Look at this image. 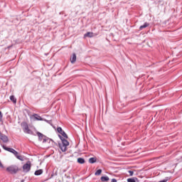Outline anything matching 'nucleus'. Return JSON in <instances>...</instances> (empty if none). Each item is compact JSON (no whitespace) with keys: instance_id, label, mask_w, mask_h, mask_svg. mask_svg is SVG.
Instances as JSON below:
<instances>
[{"instance_id":"1","label":"nucleus","mask_w":182,"mask_h":182,"mask_svg":"<svg viewBox=\"0 0 182 182\" xmlns=\"http://www.w3.org/2000/svg\"><path fill=\"white\" fill-rule=\"evenodd\" d=\"M6 171L11 174H16L19 171V168L16 165H12L6 168Z\"/></svg>"},{"instance_id":"2","label":"nucleus","mask_w":182,"mask_h":182,"mask_svg":"<svg viewBox=\"0 0 182 182\" xmlns=\"http://www.w3.org/2000/svg\"><path fill=\"white\" fill-rule=\"evenodd\" d=\"M31 161H27L26 164H25L23 166V171H24V173H28L31 171Z\"/></svg>"},{"instance_id":"3","label":"nucleus","mask_w":182,"mask_h":182,"mask_svg":"<svg viewBox=\"0 0 182 182\" xmlns=\"http://www.w3.org/2000/svg\"><path fill=\"white\" fill-rule=\"evenodd\" d=\"M21 127L25 133H31V129H29V127L28 126V123L22 122Z\"/></svg>"},{"instance_id":"4","label":"nucleus","mask_w":182,"mask_h":182,"mask_svg":"<svg viewBox=\"0 0 182 182\" xmlns=\"http://www.w3.org/2000/svg\"><path fill=\"white\" fill-rule=\"evenodd\" d=\"M13 154L18 159V160H21V161H23V157L18 154V151H14Z\"/></svg>"},{"instance_id":"5","label":"nucleus","mask_w":182,"mask_h":182,"mask_svg":"<svg viewBox=\"0 0 182 182\" xmlns=\"http://www.w3.org/2000/svg\"><path fill=\"white\" fill-rule=\"evenodd\" d=\"M60 139L62 141V144L63 146H69V141L68 140L65 139V138H63L61 136H60Z\"/></svg>"},{"instance_id":"6","label":"nucleus","mask_w":182,"mask_h":182,"mask_svg":"<svg viewBox=\"0 0 182 182\" xmlns=\"http://www.w3.org/2000/svg\"><path fill=\"white\" fill-rule=\"evenodd\" d=\"M0 139L1 140H2V141H4V143H7L8 141V136L2 134L1 133H0Z\"/></svg>"},{"instance_id":"7","label":"nucleus","mask_w":182,"mask_h":182,"mask_svg":"<svg viewBox=\"0 0 182 182\" xmlns=\"http://www.w3.org/2000/svg\"><path fill=\"white\" fill-rule=\"evenodd\" d=\"M94 36L93 32H87L84 35V38H93Z\"/></svg>"},{"instance_id":"8","label":"nucleus","mask_w":182,"mask_h":182,"mask_svg":"<svg viewBox=\"0 0 182 182\" xmlns=\"http://www.w3.org/2000/svg\"><path fill=\"white\" fill-rule=\"evenodd\" d=\"M59 147H60L61 151L65 152V151H66V150H68V146H66L65 145H63L62 144H59Z\"/></svg>"},{"instance_id":"9","label":"nucleus","mask_w":182,"mask_h":182,"mask_svg":"<svg viewBox=\"0 0 182 182\" xmlns=\"http://www.w3.org/2000/svg\"><path fill=\"white\" fill-rule=\"evenodd\" d=\"M33 117H34V119H35L36 120H38V121H42V120H43V118L42 117L38 115L37 114H34L33 115Z\"/></svg>"},{"instance_id":"10","label":"nucleus","mask_w":182,"mask_h":182,"mask_svg":"<svg viewBox=\"0 0 182 182\" xmlns=\"http://www.w3.org/2000/svg\"><path fill=\"white\" fill-rule=\"evenodd\" d=\"M97 161V159L96 157H92L89 159V163H90V164H93Z\"/></svg>"},{"instance_id":"11","label":"nucleus","mask_w":182,"mask_h":182,"mask_svg":"<svg viewBox=\"0 0 182 182\" xmlns=\"http://www.w3.org/2000/svg\"><path fill=\"white\" fill-rule=\"evenodd\" d=\"M3 149L4 150H6V151H9L10 153H12V154L14 153V151H15V149H14L12 148H8V147H6L5 146H3Z\"/></svg>"},{"instance_id":"12","label":"nucleus","mask_w":182,"mask_h":182,"mask_svg":"<svg viewBox=\"0 0 182 182\" xmlns=\"http://www.w3.org/2000/svg\"><path fill=\"white\" fill-rule=\"evenodd\" d=\"M71 63H75L76 62V54L73 53L72 58H70Z\"/></svg>"},{"instance_id":"13","label":"nucleus","mask_w":182,"mask_h":182,"mask_svg":"<svg viewBox=\"0 0 182 182\" xmlns=\"http://www.w3.org/2000/svg\"><path fill=\"white\" fill-rule=\"evenodd\" d=\"M77 163H79V164H85V159L78 158L77 159Z\"/></svg>"},{"instance_id":"14","label":"nucleus","mask_w":182,"mask_h":182,"mask_svg":"<svg viewBox=\"0 0 182 182\" xmlns=\"http://www.w3.org/2000/svg\"><path fill=\"white\" fill-rule=\"evenodd\" d=\"M42 173H43V171L42 169H39L35 171V176H41Z\"/></svg>"},{"instance_id":"15","label":"nucleus","mask_w":182,"mask_h":182,"mask_svg":"<svg viewBox=\"0 0 182 182\" xmlns=\"http://www.w3.org/2000/svg\"><path fill=\"white\" fill-rule=\"evenodd\" d=\"M109 176H102L101 177V181L105 182V181H109Z\"/></svg>"},{"instance_id":"16","label":"nucleus","mask_w":182,"mask_h":182,"mask_svg":"<svg viewBox=\"0 0 182 182\" xmlns=\"http://www.w3.org/2000/svg\"><path fill=\"white\" fill-rule=\"evenodd\" d=\"M149 23H145L144 25L141 26L139 27V29L141 31V29H144V28H147V26H149Z\"/></svg>"},{"instance_id":"17","label":"nucleus","mask_w":182,"mask_h":182,"mask_svg":"<svg viewBox=\"0 0 182 182\" xmlns=\"http://www.w3.org/2000/svg\"><path fill=\"white\" fill-rule=\"evenodd\" d=\"M10 100H11V102H13V103H16V99L15 98V96L11 95L10 97Z\"/></svg>"},{"instance_id":"18","label":"nucleus","mask_w":182,"mask_h":182,"mask_svg":"<svg viewBox=\"0 0 182 182\" xmlns=\"http://www.w3.org/2000/svg\"><path fill=\"white\" fill-rule=\"evenodd\" d=\"M100 174H102V169H98V170L95 172V176H100Z\"/></svg>"},{"instance_id":"19","label":"nucleus","mask_w":182,"mask_h":182,"mask_svg":"<svg viewBox=\"0 0 182 182\" xmlns=\"http://www.w3.org/2000/svg\"><path fill=\"white\" fill-rule=\"evenodd\" d=\"M61 134L63 136V137H65V139H68V134H66V133L65 132V131H63L61 132Z\"/></svg>"},{"instance_id":"20","label":"nucleus","mask_w":182,"mask_h":182,"mask_svg":"<svg viewBox=\"0 0 182 182\" xmlns=\"http://www.w3.org/2000/svg\"><path fill=\"white\" fill-rule=\"evenodd\" d=\"M57 130H58V133H60V134H61L62 132H63V130L62 129L61 127H58V128L57 129Z\"/></svg>"},{"instance_id":"21","label":"nucleus","mask_w":182,"mask_h":182,"mask_svg":"<svg viewBox=\"0 0 182 182\" xmlns=\"http://www.w3.org/2000/svg\"><path fill=\"white\" fill-rule=\"evenodd\" d=\"M127 181L128 182H136V181L134 179H133V178H128Z\"/></svg>"},{"instance_id":"22","label":"nucleus","mask_w":182,"mask_h":182,"mask_svg":"<svg viewBox=\"0 0 182 182\" xmlns=\"http://www.w3.org/2000/svg\"><path fill=\"white\" fill-rule=\"evenodd\" d=\"M37 134H38L39 138L43 137V134H42L41 132H38Z\"/></svg>"},{"instance_id":"23","label":"nucleus","mask_w":182,"mask_h":182,"mask_svg":"<svg viewBox=\"0 0 182 182\" xmlns=\"http://www.w3.org/2000/svg\"><path fill=\"white\" fill-rule=\"evenodd\" d=\"M2 117H3L2 112L0 111V123L1 122H2Z\"/></svg>"},{"instance_id":"24","label":"nucleus","mask_w":182,"mask_h":182,"mask_svg":"<svg viewBox=\"0 0 182 182\" xmlns=\"http://www.w3.org/2000/svg\"><path fill=\"white\" fill-rule=\"evenodd\" d=\"M128 173H129V176H133V174H134V172L132 171H129Z\"/></svg>"},{"instance_id":"25","label":"nucleus","mask_w":182,"mask_h":182,"mask_svg":"<svg viewBox=\"0 0 182 182\" xmlns=\"http://www.w3.org/2000/svg\"><path fill=\"white\" fill-rule=\"evenodd\" d=\"M0 168H4V165L2 164V162L0 161Z\"/></svg>"},{"instance_id":"26","label":"nucleus","mask_w":182,"mask_h":182,"mask_svg":"<svg viewBox=\"0 0 182 182\" xmlns=\"http://www.w3.org/2000/svg\"><path fill=\"white\" fill-rule=\"evenodd\" d=\"M111 182H117V180L113 178V179H112Z\"/></svg>"}]
</instances>
